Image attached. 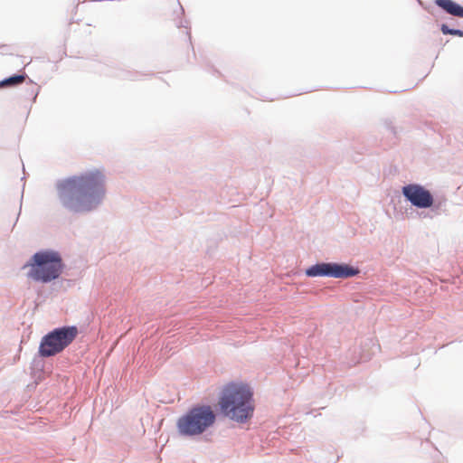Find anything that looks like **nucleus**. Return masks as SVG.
<instances>
[{
  "mask_svg": "<svg viewBox=\"0 0 463 463\" xmlns=\"http://www.w3.org/2000/svg\"><path fill=\"white\" fill-rule=\"evenodd\" d=\"M402 194L414 206L429 208L432 206L434 199L429 190L420 184H408L402 187Z\"/></svg>",
  "mask_w": 463,
  "mask_h": 463,
  "instance_id": "7",
  "label": "nucleus"
},
{
  "mask_svg": "<svg viewBox=\"0 0 463 463\" xmlns=\"http://www.w3.org/2000/svg\"><path fill=\"white\" fill-rule=\"evenodd\" d=\"M24 268H29L28 277L32 279L48 283L61 276L64 264L59 252L41 250L33 255Z\"/></svg>",
  "mask_w": 463,
  "mask_h": 463,
  "instance_id": "2",
  "label": "nucleus"
},
{
  "mask_svg": "<svg viewBox=\"0 0 463 463\" xmlns=\"http://www.w3.org/2000/svg\"><path fill=\"white\" fill-rule=\"evenodd\" d=\"M76 326L56 328L44 335L39 346L43 357L53 356L62 352L77 336Z\"/></svg>",
  "mask_w": 463,
  "mask_h": 463,
  "instance_id": "5",
  "label": "nucleus"
},
{
  "mask_svg": "<svg viewBox=\"0 0 463 463\" xmlns=\"http://www.w3.org/2000/svg\"><path fill=\"white\" fill-rule=\"evenodd\" d=\"M24 80H25L24 75H14V76H12V77L1 81L0 87L18 85V84L23 83L24 81Z\"/></svg>",
  "mask_w": 463,
  "mask_h": 463,
  "instance_id": "10",
  "label": "nucleus"
},
{
  "mask_svg": "<svg viewBox=\"0 0 463 463\" xmlns=\"http://www.w3.org/2000/svg\"><path fill=\"white\" fill-rule=\"evenodd\" d=\"M58 196L62 205L71 213H78L85 211L87 201V179L75 176L57 184Z\"/></svg>",
  "mask_w": 463,
  "mask_h": 463,
  "instance_id": "3",
  "label": "nucleus"
},
{
  "mask_svg": "<svg viewBox=\"0 0 463 463\" xmlns=\"http://www.w3.org/2000/svg\"><path fill=\"white\" fill-rule=\"evenodd\" d=\"M104 176L99 172L89 175V209L96 206L104 197Z\"/></svg>",
  "mask_w": 463,
  "mask_h": 463,
  "instance_id": "8",
  "label": "nucleus"
},
{
  "mask_svg": "<svg viewBox=\"0 0 463 463\" xmlns=\"http://www.w3.org/2000/svg\"><path fill=\"white\" fill-rule=\"evenodd\" d=\"M441 31L444 34H451L457 36H463V31L457 29H449L446 24H442Z\"/></svg>",
  "mask_w": 463,
  "mask_h": 463,
  "instance_id": "11",
  "label": "nucleus"
},
{
  "mask_svg": "<svg viewBox=\"0 0 463 463\" xmlns=\"http://www.w3.org/2000/svg\"><path fill=\"white\" fill-rule=\"evenodd\" d=\"M359 270L346 264L318 263L306 270L308 277L326 276L332 278H350L357 275Z\"/></svg>",
  "mask_w": 463,
  "mask_h": 463,
  "instance_id": "6",
  "label": "nucleus"
},
{
  "mask_svg": "<svg viewBox=\"0 0 463 463\" xmlns=\"http://www.w3.org/2000/svg\"><path fill=\"white\" fill-rule=\"evenodd\" d=\"M219 404L223 413L240 422L252 416V392L242 383H230L222 391Z\"/></svg>",
  "mask_w": 463,
  "mask_h": 463,
  "instance_id": "1",
  "label": "nucleus"
},
{
  "mask_svg": "<svg viewBox=\"0 0 463 463\" xmlns=\"http://www.w3.org/2000/svg\"><path fill=\"white\" fill-rule=\"evenodd\" d=\"M435 3L448 14L463 18V6L452 0H436Z\"/></svg>",
  "mask_w": 463,
  "mask_h": 463,
  "instance_id": "9",
  "label": "nucleus"
},
{
  "mask_svg": "<svg viewBox=\"0 0 463 463\" xmlns=\"http://www.w3.org/2000/svg\"><path fill=\"white\" fill-rule=\"evenodd\" d=\"M215 421V414L210 406H199L190 410L177 420V429L184 436L202 434Z\"/></svg>",
  "mask_w": 463,
  "mask_h": 463,
  "instance_id": "4",
  "label": "nucleus"
}]
</instances>
